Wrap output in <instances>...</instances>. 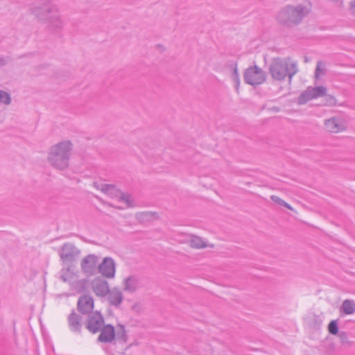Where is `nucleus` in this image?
Returning <instances> with one entry per match:
<instances>
[{
    "label": "nucleus",
    "mask_w": 355,
    "mask_h": 355,
    "mask_svg": "<svg viewBox=\"0 0 355 355\" xmlns=\"http://www.w3.org/2000/svg\"><path fill=\"white\" fill-rule=\"evenodd\" d=\"M266 80V73L256 64L245 69V83L252 86L262 84Z\"/></svg>",
    "instance_id": "nucleus-5"
},
{
    "label": "nucleus",
    "mask_w": 355,
    "mask_h": 355,
    "mask_svg": "<svg viewBox=\"0 0 355 355\" xmlns=\"http://www.w3.org/2000/svg\"><path fill=\"white\" fill-rule=\"evenodd\" d=\"M73 144L64 140L52 146L49 151L47 161L55 169L64 171L69 167Z\"/></svg>",
    "instance_id": "nucleus-1"
},
{
    "label": "nucleus",
    "mask_w": 355,
    "mask_h": 355,
    "mask_svg": "<svg viewBox=\"0 0 355 355\" xmlns=\"http://www.w3.org/2000/svg\"><path fill=\"white\" fill-rule=\"evenodd\" d=\"M101 190L105 193L107 194H113L114 192H117L118 191L116 189V187L114 184H102Z\"/></svg>",
    "instance_id": "nucleus-31"
},
{
    "label": "nucleus",
    "mask_w": 355,
    "mask_h": 355,
    "mask_svg": "<svg viewBox=\"0 0 355 355\" xmlns=\"http://www.w3.org/2000/svg\"><path fill=\"white\" fill-rule=\"evenodd\" d=\"M189 246L192 248L202 249L205 248L208 246L210 248H214V245H208L206 243L205 241L202 240V239L200 236L191 235V239L189 241Z\"/></svg>",
    "instance_id": "nucleus-17"
},
{
    "label": "nucleus",
    "mask_w": 355,
    "mask_h": 355,
    "mask_svg": "<svg viewBox=\"0 0 355 355\" xmlns=\"http://www.w3.org/2000/svg\"><path fill=\"white\" fill-rule=\"evenodd\" d=\"M124 290L130 292H135L137 290V279L134 276H130L125 279L124 281Z\"/></svg>",
    "instance_id": "nucleus-20"
},
{
    "label": "nucleus",
    "mask_w": 355,
    "mask_h": 355,
    "mask_svg": "<svg viewBox=\"0 0 355 355\" xmlns=\"http://www.w3.org/2000/svg\"><path fill=\"white\" fill-rule=\"evenodd\" d=\"M98 272L105 278H113L115 275L116 266L114 259L110 257L103 258L102 262L98 266Z\"/></svg>",
    "instance_id": "nucleus-9"
},
{
    "label": "nucleus",
    "mask_w": 355,
    "mask_h": 355,
    "mask_svg": "<svg viewBox=\"0 0 355 355\" xmlns=\"http://www.w3.org/2000/svg\"><path fill=\"white\" fill-rule=\"evenodd\" d=\"M322 324V319L318 315H313V316L309 321V327L315 330L320 329Z\"/></svg>",
    "instance_id": "nucleus-24"
},
{
    "label": "nucleus",
    "mask_w": 355,
    "mask_h": 355,
    "mask_svg": "<svg viewBox=\"0 0 355 355\" xmlns=\"http://www.w3.org/2000/svg\"><path fill=\"white\" fill-rule=\"evenodd\" d=\"M12 60L10 56L0 58V67L6 65L8 62Z\"/></svg>",
    "instance_id": "nucleus-36"
},
{
    "label": "nucleus",
    "mask_w": 355,
    "mask_h": 355,
    "mask_svg": "<svg viewBox=\"0 0 355 355\" xmlns=\"http://www.w3.org/2000/svg\"><path fill=\"white\" fill-rule=\"evenodd\" d=\"M81 318V315H78L73 311L69 314L68 317V322L71 331L80 333L82 327L80 323Z\"/></svg>",
    "instance_id": "nucleus-16"
},
{
    "label": "nucleus",
    "mask_w": 355,
    "mask_h": 355,
    "mask_svg": "<svg viewBox=\"0 0 355 355\" xmlns=\"http://www.w3.org/2000/svg\"><path fill=\"white\" fill-rule=\"evenodd\" d=\"M270 199L275 203L279 205L280 206H284V204L285 203L286 201H284V200H282V198H280L279 197L277 196H270Z\"/></svg>",
    "instance_id": "nucleus-35"
},
{
    "label": "nucleus",
    "mask_w": 355,
    "mask_h": 355,
    "mask_svg": "<svg viewBox=\"0 0 355 355\" xmlns=\"http://www.w3.org/2000/svg\"><path fill=\"white\" fill-rule=\"evenodd\" d=\"M283 207H286L287 209H288L290 210H293V207L291 206L289 204H288L286 202H285V203L284 204Z\"/></svg>",
    "instance_id": "nucleus-40"
},
{
    "label": "nucleus",
    "mask_w": 355,
    "mask_h": 355,
    "mask_svg": "<svg viewBox=\"0 0 355 355\" xmlns=\"http://www.w3.org/2000/svg\"><path fill=\"white\" fill-rule=\"evenodd\" d=\"M272 78L277 80H284L287 76L288 65L281 58H274L269 67Z\"/></svg>",
    "instance_id": "nucleus-6"
},
{
    "label": "nucleus",
    "mask_w": 355,
    "mask_h": 355,
    "mask_svg": "<svg viewBox=\"0 0 355 355\" xmlns=\"http://www.w3.org/2000/svg\"><path fill=\"white\" fill-rule=\"evenodd\" d=\"M306 8L302 4L297 6L288 5L282 8L276 16L278 23L286 28L299 25L306 15Z\"/></svg>",
    "instance_id": "nucleus-2"
},
{
    "label": "nucleus",
    "mask_w": 355,
    "mask_h": 355,
    "mask_svg": "<svg viewBox=\"0 0 355 355\" xmlns=\"http://www.w3.org/2000/svg\"><path fill=\"white\" fill-rule=\"evenodd\" d=\"M245 351H246V350H250V351H252V349L251 347H247V346H245Z\"/></svg>",
    "instance_id": "nucleus-42"
},
{
    "label": "nucleus",
    "mask_w": 355,
    "mask_h": 355,
    "mask_svg": "<svg viewBox=\"0 0 355 355\" xmlns=\"http://www.w3.org/2000/svg\"><path fill=\"white\" fill-rule=\"evenodd\" d=\"M324 97L323 103L321 104L322 105L335 106L336 105L337 101L334 96L326 94V96H324Z\"/></svg>",
    "instance_id": "nucleus-27"
},
{
    "label": "nucleus",
    "mask_w": 355,
    "mask_h": 355,
    "mask_svg": "<svg viewBox=\"0 0 355 355\" xmlns=\"http://www.w3.org/2000/svg\"><path fill=\"white\" fill-rule=\"evenodd\" d=\"M47 22H49L48 30L56 35H60L63 28V21L61 17L58 13L51 15Z\"/></svg>",
    "instance_id": "nucleus-13"
},
{
    "label": "nucleus",
    "mask_w": 355,
    "mask_h": 355,
    "mask_svg": "<svg viewBox=\"0 0 355 355\" xmlns=\"http://www.w3.org/2000/svg\"><path fill=\"white\" fill-rule=\"evenodd\" d=\"M283 207H286L287 209H288L290 210H293V207L291 206L289 204H288L286 202H285V203L284 204Z\"/></svg>",
    "instance_id": "nucleus-39"
},
{
    "label": "nucleus",
    "mask_w": 355,
    "mask_h": 355,
    "mask_svg": "<svg viewBox=\"0 0 355 355\" xmlns=\"http://www.w3.org/2000/svg\"><path fill=\"white\" fill-rule=\"evenodd\" d=\"M313 99L311 92L309 88H306L297 98V103L300 105L306 104L310 100Z\"/></svg>",
    "instance_id": "nucleus-22"
},
{
    "label": "nucleus",
    "mask_w": 355,
    "mask_h": 355,
    "mask_svg": "<svg viewBox=\"0 0 355 355\" xmlns=\"http://www.w3.org/2000/svg\"><path fill=\"white\" fill-rule=\"evenodd\" d=\"M94 306L93 297L89 294H84L79 297L77 302V310L85 315L92 313Z\"/></svg>",
    "instance_id": "nucleus-10"
},
{
    "label": "nucleus",
    "mask_w": 355,
    "mask_h": 355,
    "mask_svg": "<svg viewBox=\"0 0 355 355\" xmlns=\"http://www.w3.org/2000/svg\"><path fill=\"white\" fill-rule=\"evenodd\" d=\"M324 125L331 132H338L345 130V125L341 120L337 117H331L325 120Z\"/></svg>",
    "instance_id": "nucleus-15"
},
{
    "label": "nucleus",
    "mask_w": 355,
    "mask_h": 355,
    "mask_svg": "<svg viewBox=\"0 0 355 355\" xmlns=\"http://www.w3.org/2000/svg\"><path fill=\"white\" fill-rule=\"evenodd\" d=\"M98 257L94 254H89L84 257L80 263L83 272L87 275H94L96 273Z\"/></svg>",
    "instance_id": "nucleus-8"
},
{
    "label": "nucleus",
    "mask_w": 355,
    "mask_h": 355,
    "mask_svg": "<svg viewBox=\"0 0 355 355\" xmlns=\"http://www.w3.org/2000/svg\"><path fill=\"white\" fill-rule=\"evenodd\" d=\"M337 336H338L343 345L349 347L352 345L353 343L348 340V335L347 332L341 331L339 334H337Z\"/></svg>",
    "instance_id": "nucleus-28"
},
{
    "label": "nucleus",
    "mask_w": 355,
    "mask_h": 355,
    "mask_svg": "<svg viewBox=\"0 0 355 355\" xmlns=\"http://www.w3.org/2000/svg\"><path fill=\"white\" fill-rule=\"evenodd\" d=\"M100 331L101 334L97 339L98 342L110 343L116 338L115 328L111 324H103Z\"/></svg>",
    "instance_id": "nucleus-12"
},
{
    "label": "nucleus",
    "mask_w": 355,
    "mask_h": 355,
    "mask_svg": "<svg viewBox=\"0 0 355 355\" xmlns=\"http://www.w3.org/2000/svg\"><path fill=\"white\" fill-rule=\"evenodd\" d=\"M80 253V250L76 245L69 242L64 243L59 251V256L63 264L69 267L73 266Z\"/></svg>",
    "instance_id": "nucleus-4"
},
{
    "label": "nucleus",
    "mask_w": 355,
    "mask_h": 355,
    "mask_svg": "<svg viewBox=\"0 0 355 355\" xmlns=\"http://www.w3.org/2000/svg\"><path fill=\"white\" fill-rule=\"evenodd\" d=\"M350 10L352 13L355 16V1L350 2Z\"/></svg>",
    "instance_id": "nucleus-38"
},
{
    "label": "nucleus",
    "mask_w": 355,
    "mask_h": 355,
    "mask_svg": "<svg viewBox=\"0 0 355 355\" xmlns=\"http://www.w3.org/2000/svg\"><path fill=\"white\" fill-rule=\"evenodd\" d=\"M273 110L278 112L279 110V108L277 107H273Z\"/></svg>",
    "instance_id": "nucleus-43"
},
{
    "label": "nucleus",
    "mask_w": 355,
    "mask_h": 355,
    "mask_svg": "<svg viewBox=\"0 0 355 355\" xmlns=\"http://www.w3.org/2000/svg\"><path fill=\"white\" fill-rule=\"evenodd\" d=\"M71 286L78 293L87 294L89 291V281L87 279H81L76 281L71 284Z\"/></svg>",
    "instance_id": "nucleus-18"
},
{
    "label": "nucleus",
    "mask_w": 355,
    "mask_h": 355,
    "mask_svg": "<svg viewBox=\"0 0 355 355\" xmlns=\"http://www.w3.org/2000/svg\"><path fill=\"white\" fill-rule=\"evenodd\" d=\"M69 269H70V267L67 266V269H62L60 272H61V275H60V279L64 282H69V278H68V272L69 271Z\"/></svg>",
    "instance_id": "nucleus-34"
},
{
    "label": "nucleus",
    "mask_w": 355,
    "mask_h": 355,
    "mask_svg": "<svg viewBox=\"0 0 355 355\" xmlns=\"http://www.w3.org/2000/svg\"><path fill=\"white\" fill-rule=\"evenodd\" d=\"M12 99L10 94L8 92L0 89V103H4L5 105H10Z\"/></svg>",
    "instance_id": "nucleus-29"
},
{
    "label": "nucleus",
    "mask_w": 355,
    "mask_h": 355,
    "mask_svg": "<svg viewBox=\"0 0 355 355\" xmlns=\"http://www.w3.org/2000/svg\"><path fill=\"white\" fill-rule=\"evenodd\" d=\"M309 88L311 92L313 99L326 96L327 89L323 85L316 87L309 86Z\"/></svg>",
    "instance_id": "nucleus-21"
},
{
    "label": "nucleus",
    "mask_w": 355,
    "mask_h": 355,
    "mask_svg": "<svg viewBox=\"0 0 355 355\" xmlns=\"http://www.w3.org/2000/svg\"><path fill=\"white\" fill-rule=\"evenodd\" d=\"M107 295V300L111 305L116 307L120 306L123 300V295L122 292L117 287L110 289Z\"/></svg>",
    "instance_id": "nucleus-14"
},
{
    "label": "nucleus",
    "mask_w": 355,
    "mask_h": 355,
    "mask_svg": "<svg viewBox=\"0 0 355 355\" xmlns=\"http://www.w3.org/2000/svg\"><path fill=\"white\" fill-rule=\"evenodd\" d=\"M304 62H309V59H308V58L306 56L304 57Z\"/></svg>",
    "instance_id": "nucleus-44"
},
{
    "label": "nucleus",
    "mask_w": 355,
    "mask_h": 355,
    "mask_svg": "<svg viewBox=\"0 0 355 355\" xmlns=\"http://www.w3.org/2000/svg\"><path fill=\"white\" fill-rule=\"evenodd\" d=\"M33 14L42 23H47L51 15L58 12L56 5L51 0H43L32 8Z\"/></svg>",
    "instance_id": "nucleus-3"
},
{
    "label": "nucleus",
    "mask_w": 355,
    "mask_h": 355,
    "mask_svg": "<svg viewBox=\"0 0 355 355\" xmlns=\"http://www.w3.org/2000/svg\"><path fill=\"white\" fill-rule=\"evenodd\" d=\"M320 64H321V62L319 61L318 62V64H317V66H316V68H315V78L316 79L319 78L320 76V73L322 72V70L320 67Z\"/></svg>",
    "instance_id": "nucleus-37"
},
{
    "label": "nucleus",
    "mask_w": 355,
    "mask_h": 355,
    "mask_svg": "<svg viewBox=\"0 0 355 355\" xmlns=\"http://www.w3.org/2000/svg\"><path fill=\"white\" fill-rule=\"evenodd\" d=\"M92 288L96 295L103 297L110 290L108 282L101 277H95L92 282Z\"/></svg>",
    "instance_id": "nucleus-11"
},
{
    "label": "nucleus",
    "mask_w": 355,
    "mask_h": 355,
    "mask_svg": "<svg viewBox=\"0 0 355 355\" xmlns=\"http://www.w3.org/2000/svg\"><path fill=\"white\" fill-rule=\"evenodd\" d=\"M118 192L119 193V198L121 201L125 202L128 207H133V201L130 200V195H127L119 191Z\"/></svg>",
    "instance_id": "nucleus-30"
},
{
    "label": "nucleus",
    "mask_w": 355,
    "mask_h": 355,
    "mask_svg": "<svg viewBox=\"0 0 355 355\" xmlns=\"http://www.w3.org/2000/svg\"><path fill=\"white\" fill-rule=\"evenodd\" d=\"M297 72V69L295 63L291 64V69H288L287 76H288L289 83L291 82L293 76Z\"/></svg>",
    "instance_id": "nucleus-33"
},
{
    "label": "nucleus",
    "mask_w": 355,
    "mask_h": 355,
    "mask_svg": "<svg viewBox=\"0 0 355 355\" xmlns=\"http://www.w3.org/2000/svg\"><path fill=\"white\" fill-rule=\"evenodd\" d=\"M340 313L351 315L355 313V302L352 300H345L340 309Z\"/></svg>",
    "instance_id": "nucleus-19"
},
{
    "label": "nucleus",
    "mask_w": 355,
    "mask_h": 355,
    "mask_svg": "<svg viewBox=\"0 0 355 355\" xmlns=\"http://www.w3.org/2000/svg\"><path fill=\"white\" fill-rule=\"evenodd\" d=\"M104 324V318L100 311H96L87 316L86 329L92 334H96Z\"/></svg>",
    "instance_id": "nucleus-7"
},
{
    "label": "nucleus",
    "mask_w": 355,
    "mask_h": 355,
    "mask_svg": "<svg viewBox=\"0 0 355 355\" xmlns=\"http://www.w3.org/2000/svg\"><path fill=\"white\" fill-rule=\"evenodd\" d=\"M117 330L116 331V338L117 340H121L123 343H126L128 342V335L126 334L125 326L122 324H117Z\"/></svg>",
    "instance_id": "nucleus-23"
},
{
    "label": "nucleus",
    "mask_w": 355,
    "mask_h": 355,
    "mask_svg": "<svg viewBox=\"0 0 355 355\" xmlns=\"http://www.w3.org/2000/svg\"><path fill=\"white\" fill-rule=\"evenodd\" d=\"M232 80L234 83V87L236 90L238 92L239 85H240V80L239 76V73L236 67V64H235V66L234 67L233 73H232Z\"/></svg>",
    "instance_id": "nucleus-32"
},
{
    "label": "nucleus",
    "mask_w": 355,
    "mask_h": 355,
    "mask_svg": "<svg viewBox=\"0 0 355 355\" xmlns=\"http://www.w3.org/2000/svg\"><path fill=\"white\" fill-rule=\"evenodd\" d=\"M328 331L330 334L336 336L339 334V327L338 320H331L327 327Z\"/></svg>",
    "instance_id": "nucleus-25"
},
{
    "label": "nucleus",
    "mask_w": 355,
    "mask_h": 355,
    "mask_svg": "<svg viewBox=\"0 0 355 355\" xmlns=\"http://www.w3.org/2000/svg\"><path fill=\"white\" fill-rule=\"evenodd\" d=\"M33 54L31 53H25V54H23V55H19L17 59H20V58H24L27 55H32Z\"/></svg>",
    "instance_id": "nucleus-41"
},
{
    "label": "nucleus",
    "mask_w": 355,
    "mask_h": 355,
    "mask_svg": "<svg viewBox=\"0 0 355 355\" xmlns=\"http://www.w3.org/2000/svg\"><path fill=\"white\" fill-rule=\"evenodd\" d=\"M155 214V212L151 211L141 212L137 214V218L140 222L144 223L145 221L149 220Z\"/></svg>",
    "instance_id": "nucleus-26"
}]
</instances>
